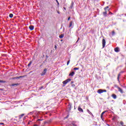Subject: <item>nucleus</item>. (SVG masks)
Masks as SVG:
<instances>
[{
  "label": "nucleus",
  "mask_w": 126,
  "mask_h": 126,
  "mask_svg": "<svg viewBox=\"0 0 126 126\" xmlns=\"http://www.w3.org/2000/svg\"><path fill=\"white\" fill-rule=\"evenodd\" d=\"M32 117L33 119H36V118H37V119H39V118H40V117H39V112L36 111H34L33 115Z\"/></svg>",
  "instance_id": "nucleus-1"
},
{
  "label": "nucleus",
  "mask_w": 126,
  "mask_h": 126,
  "mask_svg": "<svg viewBox=\"0 0 126 126\" xmlns=\"http://www.w3.org/2000/svg\"><path fill=\"white\" fill-rule=\"evenodd\" d=\"M109 7L107 6L106 7L104 8V10H105V12H103V15L104 16V17H107V8H108Z\"/></svg>",
  "instance_id": "nucleus-2"
},
{
  "label": "nucleus",
  "mask_w": 126,
  "mask_h": 126,
  "mask_svg": "<svg viewBox=\"0 0 126 126\" xmlns=\"http://www.w3.org/2000/svg\"><path fill=\"white\" fill-rule=\"evenodd\" d=\"M70 81H71V79H67L65 81H63V84H64L65 85V84H67V83H68V82H70Z\"/></svg>",
  "instance_id": "nucleus-3"
},
{
  "label": "nucleus",
  "mask_w": 126,
  "mask_h": 126,
  "mask_svg": "<svg viewBox=\"0 0 126 126\" xmlns=\"http://www.w3.org/2000/svg\"><path fill=\"white\" fill-rule=\"evenodd\" d=\"M116 88L118 89V91H119V92H120V93H121V94H123L124 93V91L123 90V89H122V88L119 87V86H116Z\"/></svg>",
  "instance_id": "nucleus-4"
},
{
  "label": "nucleus",
  "mask_w": 126,
  "mask_h": 126,
  "mask_svg": "<svg viewBox=\"0 0 126 126\" xmlns=\"http://www.w3.org/2000/svg\"><path fill=\"white\" fill-rule=\"evenodd\" d=\"M105 46H106V40L105 39H102V48H105Z\"/></svg>",
  "instance_id": "nucleus-5"
},
{
  "label": "nucleus",
  "mask_w": 126,
  "mask_h": 126,
  "mask_svg": "<svg viewBox=\"0 0 126 126\" xmlns=\"http://www.w3.org/2000/svg\"><path fill=\"white\" fill-rule=\"evenodd\" d=\"M46 72H47V68H45L43 71L41 73L42 76L45 75L46 74Z\"/></svg>",
  "instance_id": "nucleus-6"
},
{
  "label": "nucleus",
  "mask_w": 126,
  "mask_h": 126,
  "mask_svg": "<svg viewBox=\"0 0 126 126\" xmlns=\"http://www.w3.org/2000/svg\"><path fill=\"white\" fill-rule=\"evenodd\" d=\"M121 73H124V71H121L118 75L117 79L118 81H120V76H121Z\"/></svg>",
  "instance_id": "nucleus-7"
},
{
  "label": "nucleus",
  "mask_w": 126,
  "mask_h": 126,
  "mask_svg": "<svg viewBox=\"0 0 126 126\" xmlns=\"http://www.w3.org/2000/svg\"><path fill=\"white\" fill-rule=\"evenodd\" d=\"M78 110L79 112H81L82 113H83V109H82V108H81V107L80 106L78 107Z\"/></svg>",
  "instance_id": "nucleus-8"
},
{
  "label": "nucleus",
  "mask_w": 126,
  "mask_h": 126,
  "mask_svg": "<svg viewBox=\"0 0 126 126\" xmlns=\"http://www.w3.org/2000/svg\"><path fill=\"white\" fill-rule=\"evenodd\" d=\"M74 74H75V73L72 71L69 74V76H73Z\"/></svg>",
  "instance_id": "nucleus-9"
},
{
  "label": "nucleus",
  "mask_w": 126,
  "mask_h": 126,
  "mask_svg": "<svg viewBox=\"0 0 126 126\" xmlns=\"http://www.w3.org/2000/svg\"><path fill=\"white\" fill-rule=\"evenodd\" d=\"M97 93H98V94H101L102 93H103V90L102 89H99L97 91Z\"/></svg>",
  "instance_id": "nucleus-10"
},
{
  "label": "nucleus",
  "mask_w": 126,
  "mask_h": 126,
  "mask_svg": "<svg viewBox=\"0 0 126 126\" xmlns=\"http://www.w3.org/2000/svg\"><path fill=\"white\" fill-rule=\"evenodd\" d=\"M87 112L90 115H91V116H92L93 118H94V115H93V114H92L89 110L88 109Z\"/></svg>",
  "instance_id": "nucleus-11"
},
{
  "label": "nucleus",
  "mask_w": 126,
  "mask_h": 126,
  "mask_svg": "<svg viewBox=\"0 0 126 126\" xmlns=\"http://www.w3.org/2000/svg\"><path fill=\"white\" fill-rule=\"evenodd\" d=\"M29 29L31 31H32V30H34V26H32V25L30 26L29 27Z\"/></svg>",
  "instance_id": "nucleus-12"
},
{
  "label": "nucleus",
  "mask_w": 126,
  "mask_h": 126,
  "mask_svg": "<svg viewBox=\"0 0 126 126\" xmlns=\"http://www.w3.org/2000/svg\"><path fill=\"white\" fill-rule=\"evenodd\" d=\"M114 51L116 53H119V52H120V50H119V48L118 47L115 48V49H114Z\"/></svg>",
  "instance_id": "nucleus-13"
},
{
  "label": "nucleus",
  "mask_w": 126,
  "mask_h": 126,
  "mask_svg": "<svg viewBox=\"0 0 126 126\" xmlns=\"http://www.w3.org/2000/svg\"><path fill=\"white\" fill-rule=\"evenodd\" d=\"M25 114H21V115H20L19 116V120H21V119H22V117H24V115H25Z\"/></svg>",
  "instance_id": "nucleus-14"
},
{
  "label": "nucleus",
  "mask_w": 126,
  "mask_h": 126,
  "mask_svg": "<svg viewBox=\"0 0 126 126\" xmlns=\"http://www.w3.org/2000/svg\"><path fill=\"white\" fill-rule=\"evenodd\" d=\"M112 97L113 98V99H117V95L115 94H112Z\"/></svg>",
  "instance_id": "nucleus-15"
},
{
  "label": "nucleus",
  "mask_w": 126,
  "mask_h": 126,
  "mask_svg": "<svg viewBox=\"0 0 126 126\" xmlns=\"http://www.w3.org/2000/svg\"><path fill=\"white\" fill-rule=\"evenodd\" d=\"M72 24H73V21H71L70 23H69V27H72Z\"/></svg>",
  "instance_id": "nucleus-16"
},
{
  "label": "nucleus",
  "mask_w": 126,
  "mask_h": 126,
  "mask_svg": "<svg viewBox=\"0 0 126 126\" xmlns=\"http://www.w3.org/2000/svg\"><path fill=\"white\" fill-rule=\"evenodd\" d=\"M63 37H64V35L63 34H62L59 36V38H60V39H63Z\"/></svg>",
  "instance_id": "nucleus-17"
},
{
  "label": "nucleus",
  "mask_w": 126,
  "mask_h": 126,
  "mask_svg": "<svg viewBox=\"0 0 126 126\" xmlns=\"http://www.w3.org/2000/svg\"><path fill=\"white\" fill-rule=\"evenodd\" d=\"M71 125H72V126H77V125H76V124H75V122H72L71 123Z\"/></svg>",
  "instance_id": "nucleus-18"
},
{
  "label": "nucleus",
  "mask_w": 126,
  "mask_h": 126,
  "mask_svg": "<svg viewBox=\"0 0 126 126\" xmlns=\"http://www.w3.org/2000/svg\"><path fill=\"white\" fill-rule=\"evenodd\" d=\"M0 83H6V81L0 80Z\"/></svg>",
  "instance_id": "nucleus-19"
},
{
  "label": "nucleus",
  "mask_w": 126,
  "mask_h": 126,
  "mask_svg": "<svg viewBox=\"0 0 126 126\" xmlns=\"http://www.w3.org/2000/svg\"><path fill=\"white\" fill-rule=\"evenodd\" d=\"M18 85H19V84H12V86H15V87H16V86H17Z\"/></svg>",
  "instance_id": "nucleus-20"
},
{
  "label": "nucleus",
  "mask_w": 126,
  "mask_h": 126,
  "mask_svg": "<svg viewBox=\"0 0 126 126\" xmlns=\"http://www.w3.org/2000/svg\"><path fill=\"white\" fill-rule=\"evenodd\" d=\"M120 125L122 126H126V125H124V122H123V121L120 122Z\"/></svg>",
  "instance_id": "nucleus-21"
},
{
  "label": "nucleus",
  "mask_w": 126,
  "mask_h": 126,
  "mask_svg": "<svg viewBox=\"0 0 126 126\" xmlns=\"http://www.w3.org/2000/svg\"><path fill=\"white\" fill-rule=\"evenodd\" d=\"M31 64H32V61H30V62L28 64V66L29 67H30V66L31 65Z\"/></svg>",
  "instance_id": "nucleus-22"
},
{
  "label": "nucleus",
  "mask_w": 126,
  "mask_h": 126,
  "mask_svg": "<svg viewBox=\"0 0 126 126\" xmlns=\"http://www.w3.org/2000/svg\"><path fill=\"white\" fill-rule=\"evenodd\" d=\"M9 17H10V18H12L13 17V14H10L9 15Z\"/></svg>",
  "instance_id": "nucleus-23"
},
{
  "label": "nucleus",
  "mask_w": 126,
  "mask_h": 126,
  "mask_svg": "<svg viewBox=\"0 0 126 126\" xmlns=\"http://www.w3.org/2000/svg\"><path fill=\"white\" fill-rule=\"evenodd\" d=\"M70 8H71V9H72V8H73V2H72L71 3V6H70Z\"/></svg>",
  "instance_id": "nucleus-24"
},
{
  "label": "nucleus",
  "mask_w": 126,
  "mask_h": 126,
  "mask_svg": "<svg viewBox=\"0 0 126 126\" xmlns=\"http://www.w3.org/2000/svg\"><path fill=\"white\" fill-rule=\"evenodd\" d=\"M28 115H34V111H32L28 114Z\"/></svg>",
  "instance_id": "nucleus-25"
},
{
  "label": "nucleus",
  "mask_w": 126,
  "mask_h": 126,
  "mask_svg": "<svg viewBox=\"0 0 126 126\" xmlns=\"http://www.w3.org/2000/svg\"><path fill=\"white\" fill-rule=\"evenodd\" d=\"M42 121H43V119H37L36 120V122H41Z\"/></svg>",
  "instance_id": "nucleus-26"
},
{
  "label": "nucleus",
  "mask_w": 126,
  "mask_h": 126,
  "mask_svg": "<svg viewBox=\"0 0 126 126\" xmlns=\"http://www.w3.org/2000/svg\"><path fill=\"white\" fill-rule=\"evenodd\" d=\"M106 112H108V111H103V112L101 113V116H103V115H104V114H105V113H106Z\"/></svg>",
  "instance_id": "nucleus-27"
},
{
  "label": "nucleus",
  "mask_w": 126,
  "mask_h": 126,
  "mask_svg": "<svg viewBox=\"0 0 126 126\" xmlns=\"http://www.w3.org/2000/svg\"><path fill=\"white\" fill-rule=\"evenodd\" d=\"M79 69V68L78 67L74 68V70H78Z\"/></svg>",
  "instance_id": "nucleus-28"
},
{
  "label": "nucleus",
  "mask_w": 126,
  "mask_h": 126,
  "mask_svg": "<svg viewBox=\"0 0 126 126\" xmlns=\"http://www.w3.org/2000/svg\"><path fill=\"white\" fill-rule=\"evenodd\" d=\"M112 36H114V35H115V31H112Z\"/></svg>",
  "instance_id": "nucleus-29"
},
{
  "label": "nucleus",
  "mask_w": 126,
  "mask_h": 126,
  "mask_svg": "<svg viewBox=\"0 0 126 126\" xmlns=\"http://www.w3.org/2000/svg\"><path fill=\"white\" fill-rule=\"evenodd\" d=\"M69 63H70V60H69V61H67V65H68V64H69Z\"/></svg>",
  "instance_id": "nucleus-30"
},
{
  "label": "nucleus",
  "mask_w": 126,
  "mask_h": 126,
  "mask_svg": "<svg viewBox=\"0 0 126 126\" xmlns=\"http://www.w3.org/2000/svg\"><path fill=\"white\" fill-rule=\"evenodd\" d=\"M56 2L57 3L58 5H60V3L59 2V1L57 0Z\"/></svg>",
  "instance_id": "nucleus-31"
},
{
  "label": "nucleus",
  "mask_w": 126,
  "mask_h": 126,
  "mask_svg": "<svg viewBox=\"0 0 126 126\" xmlns=\"http://www.w3.org/2000/svg\"><path fill=\"white\" fill-rule=\"evenodd\" d=\"M80 39V38L79 37H78L77 41L76 42V43H78V42L79 41V40Z\"/></svg>",
  "instance_id": "nucleus-32"
},
{
  "label": "nucleus",
  "mask_w": 126,
  "mask_h": 126,
  "mask_svg": "<svg viewBox=\"0 0 126 126\" xmlns=\"http://www.w3.org/2000/svg\"><path fill=\"white\" fill-rule=\"evenodd\" d=\"M102 92H103V93L107 92V90H102Z\"/></svg>",
  "instance_id": "nucleus-33"
},
{
  "label": "nucleus",
  "mask_w": 126,
  "mask_h": 126,
  "mask_svg": "<svg viewBox=\"0 0 126 126\" xmlns=\"http://www.w3.org/2000/svg\"><path fill=\"white\" fill-rule=\"evenodd\" d=\"M43 88H44V87H41L40 88H39L40 90H42V89H43Z\"/></svg>",
  "instance_id": "nucleus-34"
},
{
  "label": "nucleus",
  "mask_w": 126,
  "mask_h": 126,
  "mask_svg": "<svg viewBox=\"0 0 126 126\" xmlns=\"http://www.w3.org/2000/svg\"><path fill=\"white\" fill-rule=\"evenodd\" d=\"M72 87H75V85H74V84H72Z\"/></svg>",
  "instance_id": "nucleus-35"
},
{
  "label": "nucleus",
  "mask_w": 126,
  "mask_h": 126,
  "mask_svg": "<svg viewBox=\"0 0 126 126\" xmlns=\"http://www.w3.org/2000/svg\"><path fill=\"white\" fill-rule=\"evenodd\" d=\"M70 20V17H69L68 18V21H69Z\"/></svg>",
  "instance_id": "nucleus-36"
},
{
  "label": "nucleus",
  "mask_w": 126,
  "mask_h": 126,
  "mask_svg": "<svg viewBox=\"0 0 126 126\" xmlns=\"http://www.w3.org/2000/svg\"><path fill=\"white\" fill-rule=\"evenodd\" d=\"M73 83H74L73 81H71V83H70V84L72 85V84H73Z\"/></svg>",
  "instance_id": "nucleus-37"
},
{
  "label": "nucleus",
  "mask_w": 126,
  "mask_h": 126,
  "mask_svg": "<svg viewBox=\"0 0 126 126\" xmlns=\"http://www.w3.org/2000/svg\"><path fill=\"white\" fill-rule=\"evenodd\" d=\"M0 125H4V124L2 123H0Z\"/></svg>",
  "instance_id": "nucleus-38"
},
{
  "label": "nucleus",
  "mask_w": 126,
  "mask_h": 126,
  "mask_svg": "<svg viewBox=\"0 0 126 126\" xmlns=\"http://www.w3.org/2000/svg\"><path fill=\"white\" fill-rule=\"evenodd\" d=\"M100 118H101V119H103V115H101Z\"/></svg>",
  "instance_id": "nucleus-39"
},
{
  "label": "nucleus",
  "mask_w": 126,
  "mask_h": 126,
  "mask_svg": "<svg viewBox=\"0 0 126 126\" xmlns=\"http://www.w3.org/2000/svg\"><path fill=\"white\" fill-rule=\"evenodd\" d=\"M63 9H64V10H66V8L63 7Z\"/></svg>",
  "instance_id": "nucleus-40"
},
{
  "label": "nucleus",
  "mask_w": 126,
  "mask_h": 126,
  "mask_svg": "<svg viewBox=\"0 0 126 126\" xmlns=\"http://www.w3.org/2000/svg\"><path fill=\"white\" fill-rule=\"evenodd\" d=\"M33 126H38L37 125L34 124V125H33Z\"/></svg>",
  "instance_id": "nucleus-41"
},
{
  "label": "nucleus",
  "mask_w": 126,
  "mask_h": 126,
  "mask_svg": "<svg viewBox=\"0 0 126 126\" xmlns=\"http://www.w3.org/2000/svg\"><path fill=\"white\" fill-rule=\"evenodd\" d=\"M109 14H113V13H112V12H110Z\"/></svg>",
  "instance_id": "nucleus-42"
},
{
  "label": "nucleus",
  "mask_w": 126,
  "mask_h": 126,
  "mask_svg": "<svg viewBox=\"0 0 126 126\" xmlns=\"http://www.w3.org/2000/svg\"><path fill=\"white\" fill-rule=\"evenodd\" d=\"M106 125H107V126H110V125H109L108 124H107Z\"/></svg>",
  "instance_id": "nucleus-43"
},
{
  "label": "nucleus",
  "mask_w": 126,
  "mask_h": 126,
  "mask_svg": "<svg viewBox=\"0 0 126 126\" xmlns=\"http://www.w3.org/2000/svg\"><path fill=\"white\" fill-rule=\"evenodd\" d=\"M55 49H57V46H55Z\"/></svg>",
  "instance_id": "nucleus-44"
},
{
  "label": "nucleus",
  "mask_w": 126,
  "mask_h": 126,
  "mask_svg": "<svg viewBox=\"0 0 126 126\" xmlns=\"http://www.w3.org/2000/svg\"><path fill=\"white\" fill-rule=\"evenodd\" d=\"M25 119H26V117H25L24 118V120H25Z\"/></svg>",
  "instance_id": "nucleus-45"
},
{
  "label": "nucleus",
  "mask_w": 126,
  "mask_h": 126,
  "mask_svg": "<svg viewBox=\"0 0 126 126\" xmlns=\"http://www.w3.org/2000/svg\"><path fill=\"white\" fill-rule=\"evenodd\" d=\"M22 76H20L18 78H21Z\"/></svg>",
  "instance_id": "nucleus-46"
},
{
  "label": "nucleus",
  "mask_w": 126,
  "mask_h": 126,
  "mask_svg": "<svg viewBox=\"0 0 126 126\" xmlns=\"http://www.w3.org/2000/svg\"><path fill=\"white\" fill-rule=\"evenodd\" d=\"M58 13L59 14H60V12H59V11H58Z\"/></svg>",
  "instance_id": "nucleus-47"
},
{
  "label": "nucleus",
  "mask_w": 126,
  "mask_h": 126,
  "mask_svg": "<svg viewBox=\"0 0 126 126\" xmlns=\"http://www.w3.org/2000/svg\"><path fill=\"white\" fill-rule=\"evenodd\" d=\"M101 120L104 121V118L101 119Z\"/></svg>",
  "instance_id": "nucleus-48"
},
{
  "label": "nucleus",
  "mask_w": 126,
  "mask_h": 126,
  "mask_svg": "<svg viewBox=\"0 0 126 126\" xmlns=\"http://www.w3.org/2000/svg\"><path fill=\"white\" fill-rule=\"evenodd\" d=\"M69 107H71V105H69Z\"/></svg>",
  "instance_id": "nucleus-49"
},
{
  "label": "nucleus",
  "mask_w": 126,
  "mask_h": 126,
  "mask_svg": "<svg viewBox=\"0 0 126 126\" xmlns=\"http://www.w3.org/2000/svg\"><path fill=\"white\" fill-rule=\"evenodd\" d=\"M69 110H71V108L70 107Z\"/></svg>",
  "instance_id": "nucleus-50"
},
{
  "label": "nucleus",
  "mask_w": 126,
  "mask_h": 126,
  "mask_svg": "<svg viewBox=\"0 0 126 126\" xmlns=\"http://www.w3.org/2000/svg\"><path fill=\"white\" fill-rule=\"evenodd\" d=\"M29 124H30V123L29 122H28V124L29 125Z\"/></svg>",
  "instance_id": "nucleus-51"
},
{
  "label": "nucleus",
  "mask_w": 126,
  "mask_h": 126,
  "mask_svg": "<svg viewBox=\"0 0 126 126\" xmlns=\"http://www.w3.org/2000/svg\"><path fill=\"white\" fill-rule=\"evenodd\" d=\"M38 124H40V122H38Z\"/></svg>",
  "instance_id": "nucleus-52"
},
{
  "label": "nucleus",
  "mask_w": 126,
  "mask_h": 126,
  "mask_svg": "<svg viewBox=\"0 0 126 126\" xmlns=\"http://www.w3.org/2000/svg\"><path fill=\"white\" fill-rule=\"evenodd\" d=\"M56 0V1H57V0Z\"/></svg>",
  "instance_id": "nucleus-53"
}]
</instances>
